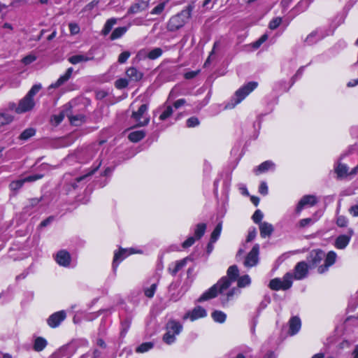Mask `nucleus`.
<instances>
[{
  "label": "nucleus",
  "mask_w": 358,
  "mask_h": 358,
  "mask_svg": "<svg viewBox=\"0 0 358 358\" xmlns=\"http://www.w3.org/2000/svg\"><path fill=\"white\" fill-rule=\"evenodd\" d=\"M70 32L72 35H75L79 33L80 27L78 24L71 22L69 24Z\"/></svg>",
  "instance_id": "nucleus-52"
},
{
  "label": "nucleus",
  "mask_w": 358,
  "mask_h": 358,
  "mask_svg": "<svg viewBox=\"0 0 358 358\" xmlns=\"http://www.w3.org/2000/svg\"><path fill=\"white\" fill-rule=\"evenodd\" d=\"M55 260L59 266L67 267L70 265L71 258L69 252L62 250L57 253Z\"/></svg>",
  "instance_id": "nucleus-16"
},
{
  "label": "nucleus",
  "mask_w": 358,
  "mask_h": 358,
  "mask_svg": "<svg viewBox=\"0 0 358 358\" xmlns=\"http://www.w3.org/2000/svg\"><path fill=\"white\" fill-rule=\"evenodd\" d=\"M128 84L127 80L121 78L115 81V85L117 89H122L127 87Z\"/></svg>",
  "instance_id": "nucleus-49"
},
{
  "label": "nucleus",
  "mask_w": 358,
  "mask_h": 358,
  "mask_svg": "<svg viewBox=\"0 0 358 358\" xmlns=\"http://www.w3.org/2000/svg\"><path fill=\"white\" fill-rule=\"evenodd\" d=\"M173 113V109L171 106L166 107L165 110L160 115L159 119L161 120H165L169 117H170Z\"/></svg>",
  "instance_id": "nucleus-42"
},
{
  "label": "nucleus",
  "mask_w": 358,
  "mask_h": 358,
  "mask_svg": "<svg viewBox=\"0 0 358 358\" xmlns=\"http://www.w3.org/2000/svg\"><path fill=\"white\" fill-rule=\"evenodd\" d=\"M126 74L131 80L135 82L140 80L143 76L141 71L134 67L129 68L126 71Z\"/></svg>",
  "instance_id": "nucleus-25"
},
{
  "label": "nucleus",
  "mask_w": 358,
  "mask_h": 358,
  "mask_svg": "<svg viewBox=\"0 0 358 358\" xmlns=\"http://www.w3.org/2000/svg\"><path fill=\"white\" fill-rule=\"evenodd\" d=\"M36 59V57L35 56L29 55L24 57L22 61L23 64H24L25 65H27V64L32 63Z\"/></svg>",
  "instance_id": "nucleus-56"
},
{
  "label": "nucleus",
  "mask_w": 358,
  "mask_h": 358,
  "mask_svg": "<svg viewBox=\"0 0 358 358\" xmlns=\"http://www.w3.org/2000/svg\"><path fill=\"white\" fill-rule=\"evenodd\" d=\"M336 257H337V255L335 252H334V251L329 252L327 255L324 264L318 267V268H317L318 273H324L326 271H327L329 267L332 266L335 263Z\"/></svg>",
  "instance_id": "nucleus-17"
},
{
  "label": "nucleus",
  "mask_w": 358,
  "mask_h": 358,
  "mask_svg": "<svg viewBox=\"0 0 358 358\" xmlns=\"http://www.w3.org/2000/svg\"><path fill=\"white\" fill-rule=\"evenodd\" d=\"M43 176L42 174H34L29 176H27L23 179L17 180L13 181L10 184V188L11 190L15 191L19 189L24 182H34L37 180L42 178Z\"/></svg>",
  "instance_id": "nucleus-12"
},
{
  "label": "nucleus",
  "mask_w": 358,
  "mask_h": 358,
  "mask_svg": "<svg viewBox=\"0 0 358 358\" xmlns=\"http://www.w3.org/2000/svg\"><path fill=\"white\" fill-rule=\"evenodd\" d=\"M156 289H157V285L152 284L150 287L145 289V296L149 298H152L155 294Z\"/></svg>",
  "instance_id": "nucleus-46"
},
{
  "label": "nucleus",
  "mask_w": 358,
  "mask_h": 358,
  "mask_svg": "<svg viewBox=\"0 0 358 358\" xmlns=\"http://www.w3.org/2000/svg\"><path fill=\"white\" fill-rule=\"evenodd\" d=\"M281 22H282L281 17H275L270 22L268 27L273 30L275 29L280 24Z\"/></svg>",
  "instance_id": "nucleus-47"
},
{
  "label": "nucleus",
  "mask_w": 358,
  "mask_h": 358,
  "mask_svg": "<svg viewBox=\"0 0 358 358\" xmlns=\"http://www.w3.org/2000/svg\"><path fill=\"white\" fill-rule=\"evenodd\" d=\"M250 278L249 275H245L242 277H241L238 280V286L239 287H244L247 285H249L250 284Z\"/></svg>",
  "instance_id": "nucleus-41"
},
{
  "label": "nucleus",
  "mask_w": 358,
  "mask_h": 358,
  "mask_svg": "<svg viewBox=\"0 0 358 358\" xmlns=\"http://www.w3.org/2000/svg\"><path fill=\"white\" fill-rule=\"evenodd\" d=\"M227 275L228 277L226 278L230 281L231 284V282L234 281L238 275V269L237 266L235 265L231 266L227 270Z\"/></svg>",
  "instance_id": "nucleus-31"
},
{
  "label": "nucleus",
  "mask_w": 358,
  "mask_h": 358,
  "mask_svg": "<svg viewBox=\"0 0 358 358\" xmlns=\"http://www.w3.org/2000/svg\"><path fill=\"white\" fill-rule=\"evenodd\" d=\"M193 9L194 6L189 5L180 13L171 17L168 22L167 29L171 31H174L182 27L187 21L191 17Z\"/></svg>",
  "instance_id": "nucleus-1"
},
{
  "label": "nucleus",
  "mask_w": 358,
  "mask_h": 358,
  "mask_svg": "<svg viewBox=\"0 0 358 358\" xmlns=\"http://www.w3.org/2000/svg\"><path fill=\"white\" fill-rule=\"evenodd\" d=\"M353 235V230L350 229L348 234L339 236L335 241V246L338 249H344L349 244L352 236Z\"/></svg>",
  "instance_id": "nucleus-15"
},
{
  "label": "nucleus",
  "mask_w": 358,
  "mask_h": 358,
  "mask_svg": "<svg viewBox=\"0 0 358 358\" xmlns=\"http://www.w3.org/2000/svg\"><path fill=\"white\" fill-rule=\"evenodd\" d=\"M259 245L256 244L253 246L251 251L246 256L243 264L248 268H251L257 264L259 262Z\"/></svg>",
  "instance_id": "nucleus-7"
},
{
  "label": "nucleus",
  "mask_w": 358,
  "mask_h": 358,
  "mask_svg": "<svg viewBox=\"0 0 358 358\" xmlns=\"http://www.w3.org/2000/svg\"><path fill=\"white\" fill-rule=\"evenodd\" d=\"M164 7H165V3L164 2L160 3L159 4H158L156 7H155L152 10L151 14L159 15L164 10Z\"/></svg>",
  "instance_id": "nucleus-48"
},
{
  "label": "nucleus",
  "mask_w": 358,
  "mask_h": 358,
  "mask_svg": "<svg viewBox=\"0 0 358 358\" xmlns=\"http://www.w3.org/2000/svg\"><path fill=\"white\" fill-rule=\"evenodd\" d=\"M41 85H34L31 90L29 91V92L27 93V94L26 96H27L28 97L31 98V99H33L34 96L38 92V91L41 90Z\"/></svg>",
  "instance_id": "nucleus-45"
},
{
  "label": "nucleus",
  "mask_w": 358,
  "mask_h": 358,
  "mask_svg": "<svg viewBox=\"0 0 358 358\" xmlns=\"http://www.w3.org/2000/svg\"><path fill=\"white\" fill-rule=\"evenodd\" d=\"M145 136V132L143 130L135 131L129 134V139L134 143H137Z\"/></svg>",
  "instance_id": "nucleus-28"
},
{
  "label": "nucleus",
  "mask_w": 358,
  "mask_h": 358,
  "mask_svg": "<svg viewBox=\"0 0 358 358\" xmlns=\"http://www.w3.org/2000/svg\"><path fill=\"white\" fill-rule=\"evenodd\" d=\"M72 73H73V68H71V67L69 68L66 70V73L63 76H60L54 84H52L50 85V87L57 88V87L61 86L62 85H63L64 83H65L66 81H68L69 80V78H71V76L72 75Z\"/></svg>",
  "instance_id": "nucleus-21"
},
{
  "label": "nucleus",
  "mask_w": 358,
  "mask_h": 358,
  "mask_svg": "<svg viewBox=\"0 0 358 358\" xmlns=\"http://www.w3.org/2000/svg\"><path fill=\"white\" fill-rule=\"evenodd\" d=\"M185 103H186V101H185V99H180L177 100L173 103V106H174L175 108L178 109L180 107H181L182 106H183Z\"/></svg>",
  "instance_id": "nucleus-61"
},
{
  "label": "nucleus",
  "mask_w": 358,
  "mask_h": 358,
  "mask_svg": "<svg viewBox=\"0 0 358 358\" xmlns=\"http://www.w3.org/2000/svg\"><path fill=\"white\" fill-rule=\"evenodd\" d=\"M357 168H355L350 173H348V167L343 164H338L335 168V172L338 178L347 177L350 174H355Z\"/></svg>",
  "instance_id": "nucleus-20"
},
{
  "label": "nucleus",
  "mask_w": 358,
  "mask_h": 358,
  "mask_svg": "<svg viewBox=\"0 0 358 358\" xmlns=\"http://www.w3.org/2000/svg\"><path fill=\"white\" fill-rule=\"evenodd\" d=\"M183 329L182 325L174 320H169L166 325V333L163 336V341L168 345L173 344L176 341V336H178Z\"/></svg>",
  "instance_id": "nucleus-2"
},
{
  "label": "nucleus",
  "mask_w": 358,
  "mask_h": 358,
  "mask_svg": "<svg viewBox=\"0 0 358 358\" xmlns=\"http://www.w3.org/2000/svg\"><path fill=\"white\" fill-rule=\"evenodd\" d=\"M149 7V1L138 0L133 3L127 10V15H134L147 10Z\"/></svg>",
  "instance_id": "nucleus-14"
},
{
  "label": "nucleus",
  "mask_w": 358,
  "mask_h": 358,
  "mask_svg": "<svg viewBox=\"0 0 358 358\" xmlns=\"http://www.w3.org/2000/svg\"><path fill=\"white\" fill-rule=\"evenodd\" d=\"M207 315L206 310L201 306H196L192 310L187 312L183 316L184 320L189 319L192 322L203 318Z\"/></svg>",
  "instance_id": "nucleus-9"
},
{
  "label": "nucleus",
  "mask_w": 358,
  "mask_h": 358,
  "mask_svg": "<svg viewBox=\"0 0 358 358\" xmlns=\"http://www.w3.org/2000/svg\"><path fill=\"white\" fill-rule=\"evenodd\" d=\"M117 20L115 18H110L106 21L104 24V27L101 31V34L103 36L108 35L111 31L113 27L116 24Z\"/></svg>",
  "instance_id": "nucleus-32"
},
{
  "label": "nucleus",
  "mask_w": 358,
  "mask_h": 358,
  "mask_svg": "<svg viewBox=\"0 0 358 358\" xmlns=\"http://www.w3.org/2000/svg\"><path fill=\"white\" fill-rule=\"evenodd\" d=\"M94 59L93 56H87L85 55H76L70 57L68 60L72 64H77L81 62H87Z\"/></svg>",
  "instance_id": "nucleus-24"
},
{
  "label": "nucleus",
  "mask_w": 358,
  "mask_h": 358,
  "mask_svg": "<svg viewBox=\"0 0 358 358\" xmlns=\"http://www.w3.org/2000/svg\"><path fill=\"white\" fill-rule=\"evenodd\" d=\"M101 166V162L99 163V164L95 166L92 171H90L89 173H87V174L83 176H80V177H78L76 178V181L77 182H80L81 180H83L84 179H85L86 178H87L88 176H92L98 169Z\"/></svg>",
  "instance_id": "nucleus-44"
},
{
  "label": "nucleus",
  "mask_w": 358,
  "mask_h": 358,
  "mask_svg": "<svg viewBox=\"0 0 358 358\" xmlns=\"http://www.w3.org/2000/svg\"><path fill=\"white\" fill-rule=\"evenodd\" d=\"M222 223H219L216 226V227L215 228V229L213 230V231L211 234V236H210V242L211 243H215L217 241V240L219 238L221 231H222Z\"/></svg>",
  "instance_id": "nucleus-36"
},
{
  "label": "nucleus",
  "mask_w": 358,
  "mask_h": 358,
  "mask_svg": "<svg viewBox=\"0 0 358 358\" xmlns=\"http://www.w3.org/2000/svg\"><path fill=\"white\" fill-rule=\"evenodd\" d=\"M148 108L147 104H142L137 111L132 113L131 118L137 122L136 127H144L149 123L150 118L147 116Z\"/></svg>",
  "instance_id": "nucleus-6"
},
{
  "label": "nucleus",
  "mask_w": 358,
  "mask_h": 358,
  "mask_svg": "<svg viewBox=\"0 0 358 358\" xmlns=\"http://www.w3.org/2000/svg\"><path fill=\"white\" fill-rule=\"evenodd\" d=\"M47 345L48 341L46 339L38 336L34 340L33 348L36 352H41L46 348Z\"/></svg>",
  "instance_id": "nucleus-27"
},
{
  "label": "nucleus",
  "mask_w": 358,
  "mask_h": 358,
  "mask_svg": "<svg viewBox=\"0 0 358 358\" xmlns=\"http://www.w3.org/2000/svg\"><path fill=\"white\" fill-rule=\"evenodd\" d=\"M212 317L213 320L218 323H224L226 320L227 315L226 314L220 310H215L212 313Z\"/></svg>",
  "instance_id": "nucleus-33"
},
{
  "label": "nucleus",
  "mask_w": 358,
  "mask_h": 358,
  "mask_svg": "<svg viewBox=\"0 0 358 358\" xmlns=\"http://www.w3.org/2000/svg\"><path fill=\"white\" fill-rule=\"evenodd\" d=\"M255 236H256V231L254 229L252 231H250L249 233V234L248 235L247 241L250 242V241H252L255 238Z\"/></svg>",
  "instance_id": "nucleus-64"
},
{
  "label": "nucleus",
  "mask_w": 358,
  "mask_h": 358,
  "mask_svg": "<svg viewBox=\"0 0 358 358\" xmlns=\"http://www.w3.org/2000/svg\"><path fill=\"white\" fill-rule=\"evenodd\" d=\"M324 257V253L322 250H313L309 255L308 261L313 266H315L321 262Z\"/></svg>",
  "instance_id": "nucleus-19"
},
{
  "label": "nucleus",
  "mask_w": 358,
  "mask_h": 358,
  "mask_svg": "<svg viewBox=\"0 0 358 358\" xmlns=\"http://www.w3.org/2000/svg\"><path fill=\"white\" fill-rule=\"evenodd\" d=\"M69 121L72 124L78 125L79 123L84 121L85 116L82 115H69Z\"/></svg>",
  "instance_id": "nucleus-39"
},
{
  "label": "nucleus",
  "mask_w": 358,
  "mask_h": 358,
  "mask_svg": "<svg viewBox=\"0 0 358 358\" xmlns=\"http://www.w3.org/2000/svg\"><path fill=\"white\" fill-rule=\"evenodd\" d=\"M196 239V238L195 237H189L185 241L182 243V248H187L192 246L194 243Z\"/></svg>",
  "instance_id": "nucleus-55"
},
{
  "label": "nucleus",
  "mask_w": 358,
  "mask_h": 358,
  "mask_svg": "<svg viewBox=\"0 0 358 358\" xmlns=\"http://www.w3.org/2000/svg\"><path fill=\"white\" fill-rule=\"evenodd\" d=\"M198 73H199V71L187 72L185 74V78L186 79H192V78H194L198 74Z\"/></svg>",
  "instance_id": "nucleus-62"
},
{
  "label": "nucleus",
  "mask_w": 358,
  "mask_h": 358,
  "mask_svg": "<svg viewBox=\"0 0 358 358\" xmlns=\"http://www.w3.org/2000/svg\"><path fill=\"white\" fill-rule=\"evenodd\" d=\"M230 286V281L227 278H222L220 280L205 292L198 299L199 302H202L215 297L217 293H223Z\"/></svg>",
  "instance_id": "nucleus-3"
},
{
  "label": "nucleus",
  "mask_w": 358,
  "mask_h": 358,
  "mask_svg": "<svg viewBox=\"0 0 358 358\" xmlns=\"http://www.w3.org/2000/svg\"><path fill=\"white\" fill-rule=\"evenodd\" d=\"M336 224L340 227H345L348 224V220L343 216H338L336 220Z\"/></svg>",
  "instance_id": "nucleus-54"
},
{
  "label": "nucleus",
  "mask_w": 358,
  "mask_h": 358,
  "mask_svg": "<svg viewBox=\"0 0 358 358\" xmlns=\"http://www.w3.org/2000/svg\"><path fill=\"white\" fill-rule=\"evenodd\" d=\"M301 320L297 317H294L289 320V334H296L301 329Z\"/></svg>",
  "instance_id": "nucleus-26"
},
{
  "label": "nucleus",
  "mask_w": 358,
  "mask_h": 358,
  "mask_svg": "<svg viewBox=\"0 0 358 358\" xmlns=\"http://www.w3.org/2000/svg\"><path fill=\"white\" fill-rule=\"evenodd\" d=\"M217 45H218V43H217V42H215V43H214V45H213V50H212V51L210 52V55H209L208 57L207 58L206 61V62H205V63H204V66H207L210 64V59H211L212 56L214 55V53H215V48H216V47H217Z\"/></svg>",
  "instance_id": "nucleus-59"
},
{
  "label": "nucleus",
  "mask_w": 358,
  "mask_h": 358,
  "mask_svg": "<svg viewBox=\"0 0 358 358\" xmlns=\"http://www.w3.org/2000/svg\"><path fill=\"white\" fill-rule=\"evenodd\" d=\"M259 192L262 194L266 195L268 193V186L265 182H262L259 187Z\"/></svg>",
  "instance_id": "nucleus-58"
},
{
  "label": "nucleus",
  "mask_w": 358,
  "mask_h": 358,
  "mask_svg": "<svg viewBox=\"0 0 358 358\" xmlns=\"http://www.w3.org/2000/svg\"><path fill=\"white\" fill-rule=\"evenodd\" d=\"M308 273V266L305 262H299L294 267L293 279L301 280L307 277Z\"/></svg>",
  "instance_id": "nucleus-10"
},
{
  "label": "nucleus",
  "mask_w": 358,
  "mask_h": 358,
  "mask_svg": "<svg viewBox=\"0 0 358 358\" xmlns=\"http://www.w3.org/2000/svg\"><path fill=\"white\" fill-rule=\"evenodd\" d=\"M206 229V224L204 223H199L196 226L194 229V237L196 239H200L204 234Z\"/></svg>",
  "instance_id": "nucleus-34"
},
{
  "label": "nucleus",
  "mask_w": 358,
  "mask_h": 358,
  "mask_svg": "<svg viewBox=\"0 0 358 358\" xmlns=\"http://www.w3.org/2000/svg\"><path fill=\"white\" fill-rule=\"evenodd\" d=\"M257 87V83L256 82H250L245 85L243 86L240 89H238L234 96V103L232 104L231 106L229 105L226 106V108H233L236 104L241 103L242 100H243L251 92H252Z\"/></svg>",
  "instance_id": "nucleus-5"
},
{
  "label": "nucleus",
  "mask_w": 358,
  "mask_h": 358,
  "mask_svg": "<svg viewBox=\"0 0 358 358\" xmlns=\"http://www.w3.org/2000/svg\"><path fill=\"white\" fill-rule=\"evenodd\" d=\"M134 253H141V251H135L133 248L129 249H120L117 252H115L114 255V259H113V268L115 270L120 264L122 260H124L126 257H127L129 255Z\"/></svg>",
  "instance_id": "nucleus-8"
},
{
  "label": "nucleus",
  "mask_w": 358,
  "mask_h": 358,
  "mask_svg": "<svg viewBox=\"0 0 358 358\" xmlns=\"http://www.w3.org/2000/svg\"><path fill=\"white\" fill-rule=\"evenodd\" d=\"M64 117L65 113L62 111L59 114L53 115L52 117V121L54 122L55 125H58L60 122H62Z\"/></svg>",
  "instance_id": "nucleus-43"
},
{
  "label": "nucleus",
  "mask_w": 358,
  "mask_h": 358,
  "mask_svg": "<svg viewBox=\"0 0 358 358\" xmlns=\"http://www.w3.org/2000/svg\"><path fill=\"white\" fill-rule=\"evenodd\" d=\"M187 258H185L170 264L168 268L169 273L172 275H176L187 264Z\"/></svg>",
  "instance_id": "nucleus-18"
},
{
  "label": "nucleus",
  "mask_w": 358,
  "mask_h": 358,
  "mask_svg": "<svg viewBox=\"0 0 358 358\" xmlns=\"http://www.w3.org/2000/svg\"><path fill=\"white\" fill-rule=\"evenodd\" d=\"M240 293L238 289L237 288H233L231 289L227 294L225 297L222 298V303L223 305H224L226 303H227L229 300L231 299V298L234 295H238Z\"/></svg>",
  "instance_id": "nucleus-37"
},
{
  "label": "nucleus",
  "mask_w": 358,
  "mask_h": 358,
  "mask_svg": "<svg viewBox=\"0 0 358 358\" xmlns=\"http://www.w3.org/2000/svg\"><path fill=\"white\" fill-rule=\"evenodd\" d=\"M162 50L160 48H155L150 50L148 54V57L150 59H155L162 55Z\"/></svg>",
  "instance_id": "nucleus-38"
},
{
  "label": "nucleus",
  "mask_w": 358,
  "mask_h": 358,
  "mask_svg": "<svg viewBox=\"0 0 358 358\" xmlns=\"http://www.w3.org/2000/svg\"><path fill=\"white\" fill-rule=\"evenodd\" d=\"M252 218V220L254 221V222L260 223V221L263 218V213H262L261 210H257L255 212V213L253 214Z\"/></svg>",
  "instance_id": "nucleus-51"
},
{
  "label": "nucleus",
  "mask_w": 358,
  "mask_h": 358,
  "mask_svg": "<svg viewBox=\"0 0 358 358\" xmlns=\"http://www.w3.org/2000/svg\"><path fill=\"white\" fill-rule=\"evenodd\" d=\"M293 276L291 273H287L282 278H275L269 282V287L272 290H287L292 285Z\"/></svg>",
  "instance_id": "nucleus-4"
},
{
  "label": "nucleus",
  "mask_w": 358,
  "mask_h": 358,
  "mask_svg": "<svg viewBox=\"0 0 358 358\" xmlns=\"http://www.w3.org/2000/svg\"><path fill=\"white\" fill-rule=\"evenodd\" d=\"M66 317L64 310H60L52 314L47 320L48 326L51 328H56L60 325L62 321Z\"/></svg>",
  "instance_id": "nucleus-11"
},
{
  "label": "nucleus",
  "mask_w": 358,
  "mask_h": 358,
  "mask_svg": "<svg viewBox=\"0 0 358 358\" xmlns=\"http://www.w3.org/2000/svg\"><path fill=\"white\" fill-rule=\"evenodd\" d=\"M275 169V164L271 161H266L259 165L255 170V173L259 175L262 173H265L268 170H273Z\"/></svg>",
  "instance_id": "nucleus-22"
},
{
  "label": "nucleus",
  "mask_w": 358,
  "mask_h": 358,
  "mask_svg": "<svg viewBox=\"0 0 358 358\" xmlns=\"http://www.w3.org/2000/svg\"><path fill=\"white\" fill-rule=\"evenodd\" d=\"M317 199L315 195H305L302 197V199L299 201H316Z\"/></svg>",
  "instance_id": "nucleus-60"
},
{
  "label": "nucleus",
  "mask_w": 358,
  "mask_h": 358,
  "mask_svg": "<svg viewBox=\"0 0 358 358\" xmlns=\"http://www.w3.org/2000/svg\"><path fill=\"white\" fill-rule=\"evenodd\" d=\"M36 134V129L34 128H28L24 130L19 136V139L27 141Z\"/></svg>",
  "instance_id": "nucleus-35"
},
{
  "label": "nucleus",
  "mask_w": 358,
  "mask_h": 358,
  "mask_svg": "<svg viewBox=\"0 0 358 358\" xmlns=\"http://www.w3.org/2000/svg\"><path fill=\"white\" fill-rule=\"evenodd\" d=\"M350 212L353 216H358V205L352 206L350 209Z\"/></svg>",
  "instance_id": "nucleus-63"
},
{
  "label": "nucleus",
  "mask_w": 358,
  "mask_h": 358,
  "mask_svg": "<svg viewBox=\"0 0 358 358\" xmlns=\"http://www.w3.org/2000/svg\"><path fill=\"white\" fill-rule=\"evenodd\" d=\"M314 220L311 218H305L300 220L299 224L301 227H305L312 223H313Z\"/></svg>",
  "instance_id": "nucleus-57"
},
{
  "label": "nucleus",
  "mask_w": 358,
  "mask_h": 358,
  "mask_svg": "<svg viewBox=\"0 0 358 358\" xmlns=\"http://www.w3.org/2000/svg\"><path fill=\"white\" fill-rule=\"evenodd\" d=\"M13 120V116L7 112L0 113V127L10 124Z\"/></svg>",
  "instance_id": "nucleus-29"
},
{
  "label": "nucleus",
  "mask_w": 358,
  "mask_h": 358,
  "mask_svg": "<svg viewBox=\"0 0 358 358\" xmlns=\"http://www.w3.org/2000/svg\"><path fill=\"white\" fill-rule=\"evenodd\" d=\"M199 124V121L196 117H191L187 120V126L188 127H194Z\"/></svg>",
  "instance_id": "nucleus-50"
},
{
  "label": "nucleus",
  "mask_w": 358,
  "mask_h": 358,
  "mask_svg": "<svg viewBox=\"0 0 358 358\" xmlns=\"http://www.w3.org/2000/svg\"><path fill=\"white\" fill-rule=\"evenodd\" d=\"M127 31V28L126 27H120L113 30L112 32L110 38L113 41L122 37Z\"/></svg>",
  "instance_id": "nucleus-30"
},
{
  "label": "nucleus",
  "mask_w": 358,
  "mask_h": 358,
  "mask_svg": "<svg viewBox=\"0 0 358 358\" xmlns=\"http://www.w3.org/2000/svg\"><path fill=\"white\" fill-rule=\"evenodd\" d=\"M130 56V52L128 51H124L122 52L118 57V62L120 64H123L126 62V61L128 59V58Z\"/></svg>",
  "instance_id": "nucleus-53"
},
{
  "label": "nucleus",
  "mask_w": 358,
  "mask_h": 358,
  "mask_svg": "<svg viewBox=\"0 0 358 358\" xmlns=\"http://www.w3.org/2000/svg\"><path fill=\"white\" fill-rule=\"evenodd\" d=\"M260 235L262 238L268 237L273 231V227L271 224L264 222L259 223Z\"/></svg>",
  "instance_id": "nucleus-23"
},
{
  "label": "nucleus",
  "mask_w": 358,
  "mask_h": 358,
  "mask_svg": "<svg viewBox=\"0 0 358 358\" xmlns=\"http://www.w3.org/2000/svg\"><path fill=\"white\" fill-rule=\"evenodd\" d=\"M153 347V344L150 342L148 343H144L139 345L136 348V352L140 353H143L145 352H148L149 350L152 349Z\"/></svg>",
  "instance_id": "nucleus-40"
},
{
  "label": "nucleus",
  "mask_w": 358,
  "mask_h": 358,
  "mask_svg": "<svg viewBox=\"0 0 358 358\" xmlns=\"http://www.w3.org/2000/svg\"><path fill=\"white\" fill-rule=\"evenodd\" d=\"M34 106V99L25 96L20 101L18 106L15 108V110L17 113H23L31 110Z\"/></svg>",
  "instance_id": "nucleus-13"
}]
</instances>
